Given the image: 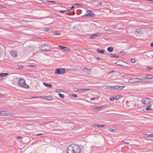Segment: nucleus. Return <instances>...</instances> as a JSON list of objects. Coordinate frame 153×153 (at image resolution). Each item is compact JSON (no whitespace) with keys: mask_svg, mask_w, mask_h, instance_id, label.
Listing matches in <instances>:
<instances>
[{"mask_svg":"<svg viewBox=\"0 0 153 153\" xmlns=\"http://www.w3.org/2000/svg\"><path fill=\"white\" fill-rule=\"evenodd\" d=\"M66 153H79L80 149L78 145L71 144L68 146L66 150Z\"/></svg>","mask_w":153,"mask_h":153,"instance_id":"obj_1","label":"nucleus"},{"mask_svg":"<svg viewBox=\"0 0 153 153\" xmlns=\"http://www.w3.org/2000/svg\"><path fill=\"white\" fill-rule=\"evenodd\" d=\"M18 84L19 85L22 87L25 88H29L28 85L26 84L25 80L22 78L19 79Z\"/></svg>","mask_w":153,"mask_h":153,"instance_id":"obj_2","label":"nucleus"},{"mask_svg":"<svg viewBox=\"0 0 153 153\" xmlns=\"http://www.w3.org/2000/svg\"><path fill=\"white\" fill-rule=\"evenodd\" d=\"M65 73V71L64 68H58L56 69L54 73L59 75H62Z\"/></svg>","mask_w":153,"mask_h":153,"instance_id":"obj_3","label":"nucleus"},{"mask_svg":"<svg viewBox=\"0 0 153 153\" xmlns=\"http://www.w3.org/2000/svg\"><path fill=\"white\" fill-rule=\"evenodd\" d=\"M114 64L121 65L123 67H127L128 66V63L124 61H119L114 63Z\"/></svg>","mask_w":153,"mask_h":153,"instance_id":"obj_4","label":"nucleus"},{"mask_svg":"<svg viewBox=\"0 0 153 153\" xmlns=\"http://www.w3.org/2000/svg\"><path fill=\"white\" fill-rule=\"evenodd\" d=\"M125 86H120L119 85H115L111 86H109V88L111 89H114V90H122L125 87Z\"/></svg>","mask_w":153,"mask_h":153,"instance_id":"obj_5","label":"nucleus"},{"mask_svg":"<svg viewBox=\"0 0 153 153\" xmlns=\"http://www.w3.org/2000/svg\"><path fill=\"white\" fill-rule=\"evenodd\" d=\"M51 48V46L46 45H43L40 47V50L43 51H45L50 50Z\"/></svg>","mask_w":153,"mask_h":153,"instance_id":"obj_6","label":"nucleus"},{"mask_svg":"<svg viewBox=\"0 0 153 153\" xmlns=\"http://www.w3.org/2000/svg\"><path fill=\"white\" fill-rule=\"evenodd\" d=\"M86 13L82 16V17L86 16V17H93L95 16V14L91 11L89 10H86Z\"/></svg>","mask_w":153,"mask_h":153,"instance_id":"obj_7","label":"nucleus"},{"mask_svg":"<svg viewBox=\"0 0 153 153\" xmlns=\"http://www.w3.org/2000/svg\"><path fill=\"white\" fill-rule=\"evenodd\" d=\"M142 101L143 103L147 105L150 103V100L149 98H146L144 99H143Z\"/></svg>","mask_w":153,"mask_h":153,"instance_id":"obj_8","label":"nucleus"},{"mask_svg":"<svg viewBox=\"0 0 153 153\" xmlns=\"http://www.w3.org/2000/svg\"><path fill=\"white\" fill-rule=\"evenodd\" d=\"M101 35V33H97L91 35L89 36V38L91 39H93L94 38H95V37L96 36H100Z\"/></svg>","mask_w":153,"mask_h":153,"instance_id":"obj_9","label":"nucleus"},{"mask_svg":"<svg viewBox=\"0 0 153 153\" xmlns=\"http://www.w3.org/2000/svg\"><path fill=\"white\" fill-rule=\"evenodd\" d=\"M153 77V76L152 75H149L145 77H143L144 79V82H146L149 80V79H152Z\"/></svg>","mask_w":153,"mask_h":153,"instance_id":"obj_10","label":"nucleus"},{"mask_svg":"<svg viewBox=\"0 0 153 153\" xmlns=\"http://www.w3.org/2000/svg\"><path fill=\"white\" fill-rule=\"evenodd\" d=\"M58 47L59 48L63 50L66 51H69V49L68 48L62 45H59Z\"/></svg>","mask_w":153,"mask_h":153,"instance_id":"obj_11","label":"nucleus"},{"mask_svg":"<svg viewBox=\"0 0 153 153\" xmlns=\"http://www.w3.org/2000/svg\"><path fill=\"white\" fill-rule=\"evenodd\" d=\"M52 96H44V97H40V98H42L44 99H45L48 100H51L52 99Z\"/></svg>","mask_w":153,"mask_h":153,"instance_id":"obj_12","label":"nucleus"},{"mask_svg":"<svg viewBox=\"0 0 153 153\" xmlns=\"http://www.w3.org/2000/svg\"><path fill=\"white\" fill-rule=\"evenodd\" d=\"M136 82H144V79L143 78H136Z\"/></svg>","mask_w":153,"mask_h":153,"instance_id":"obj_13","label":"nucleus"},{"mask_svg":"<svg viewBox=\"0 0 153 153\" xmlns=\"http://www.w3.org/2000/svg\"><path fill=\"white\" fill-rule=\"evenodd\" d=\"M10 54L14 57L16 58L17 56L16 52L14 51H10Z\"/></svg>","mask_w":153,"mask_h":153,"instance_id":"obj_14","label":"nucleus"},{"mask_svg":"<svg viewBox=\"0 0 153 153\" xmlns=\"http://www.w3.org/2000/svg\"><path fill=\"white\" fill-rule=\"evenodd\" d=\"M128 82L131 83H136V78L130 79L128 80Z\"/></svg>","mask_w":153,"mask_h":153,"instance_id":"obj_15","label":"nucleus"},{"mask_svg":"<svg viewBox=\"0 0 153 153\" xmlns=\"http://www.w3.org/2000/svg\"><path fill=\"white\" fill-rule=\"evenodd\" d=\"M83 70L86 72L87 74L88 75L90 74L91 70L90 68L89 69L87 68H84L83 69Z\"/></svg>","mask_w":153,"mask_h":153,"instance_id":"obj_16","label":"nucleus"},{"mask_svg":"<svg viewBox=\"0 0 153 153\" xmlns=\"http://www.w3.org/2000/svg\"><path fill=\"white\" fill-rule=\"evenodd\" d=\"M43 84L45 86L48 88H51L52 87V85L51 84H48L44 82L43 83Z\"/></svg>","mask_w":153,"mask_h":153,"instance_id":"obj_17","label":"nucleus"},{"mask_svg":"<svg viewBox=\"0 0 153 153\" xmlns=\"http://www.w3.org/2000/svg\"><path fill=\"white\" fill-rule=\"evenodd\" d=\"M107 51L110 53H111L113 52L114 50L113 48L111 46L108 47L107 48Z\"/></svg>","mask_w":153,"mask_h":153,"instance_id":"obj_18","label":"nucleus"},{"mask_svg":"<svg viewBox=\"0 0 153 153\" xmlns=\"http://www.w3.org/2000/svg\"><path fill=\"white\" fill-rule=\"evenodd\" d=\"M67 10H69L68 11H67V13H75V10L73 9H68Z\"/></svg>","mask_w":153,"mask_h":153,"instance_id":"obj_19","label":"nucleus"},{"mask_svg":"<svg viewBox=\"0 0 153 153\" xmlns=\"http://www.w3.org/2000/svg\"><path fill=\"white\" fill-rule=\"evenodd\" d=\"M97 51L100 53L103 54L104 53V51L103 50H100L99 49H97L96 50Z\"/></svg>","mask_w":153,"mask_h":153,"instance_id":"obj_20","label":"nucleus"},{"mask_svg":"<svg viewBox=\"0 0 153 153\" xmlns=\"http://www.w3.org/2000/svg\"><path fill=\"white\" fill-rule=\"evenodd\" d=\"M9 74L8 73H0V76L1 77H5Z\"/></svg>","mask_w":153,"mask_h":153,"instance_id":"obj_21","label":"nucleus"},{"mask_svg":"<svg viewBox=\"0 0 153 153\" xmlns=\"http://www.w3.org/2000/svg\"><path fill=\"white\" fill-rule=\"evenodd\" d=\"M122 96L120 95H117L114 97L115 100H118L122 97Z\"/></svg>","mask_w":153,"mask_h":153,"instance_id":"obj_22","label":"nucleus"},{"mask_svg":"<svg viewBox=\"0 0 153 153\" xmlns=\"http://www.w3.org/2000/svg\"><path fill=\"white\" fill-rule=\"evenodd\" d=\"M91 89L89 88H86V89H79V91H88L90 90Z\"/></svg>","mask_w":153,"mask_h":153,"instance_id":"obj_23","label":"nucleus"},{"mask_svg":"<svg viewBox=\"0 0 153 153\" xmlns=\"http://www.w3.org/2000/svg\"><path fill=\"white\" fill-rule=\"evenodd\" d=\"M7 111H2L1 115L3 116H7Z\"/></svg>","mask_w":153,"mask_h":153,"instance_id":"obj_24","label":"nucleus"},{"mask_svg":"<svg viewBox=\"0 0 153 153\" xmlns=\"http://www.w3.org/2000/svg\"><path fill=\"white\" fill-rule=\"evenodd\" d=\"M110 56L111 57H114L116 58H118L119 56L118 55H114L113 54H110Z\"/></svg>","mask_w":153,"mask_h":153,"instance_id":"obj_25","label":"nucleus"},{"mask_svg":"<svg viewBox=\"0 0 153 153\" xmlns=\"http://www.w3.org/2000/svg\"><path fill=\"white\" fill-rule=\"evenodd\" d=\"M14 115V113H8L7 111V116H13Z\"/></svg>","mask_w":153,"mask_h":153,"instance_id":"obj_26","label":"nucleus"},{"mask_svg":"<svg viewBox=\"0 0 153 153\" xmlns=\"http://www.w3.org/2000/svg\"><path fill=\"white\" fill-rule=\"evenodd\" d=\"M108 131H110L114 133L116 131L115 129H111V128H109L108 129Z\"/></svg>","mask_w":153,"mask_h":153,"instance_id":"obj_27","label":"nucleus"},{"mask_svg":"<svg viewBox=\"0 0 153 153\" xmlns=\"http://www.w3.org/2000/svg\"><path fill=\"white\" fill-rule=\"evenodd\" d=\"M69 10H60L59 12L60 13H63L65 12H67V11H68Z\"/></svg>","mask_w":153,"mask_h":153,"instance_id":"obj_28","label":"nucleus"},{"mask_svg":"<svg viewBox=\"0 0 153 153\" xmlns=\"http://www.w3.org/2000/svg\"><path fill=\"white\" fill-rule=\"evenodd\" d=\"M146 110L147 111L152 110V109L151 108V105H149L146 108Z\"/></svg>","mask_w":153,"mask_h":153,"instance_id":"obj_29","label":"nucleus"},{"mask_svg":"<svg viewBox=\"0 0 153 153\" xmlns=\"http://www.w3.org/2000/svg\"><path fill=\"white\" fill-rule=\"evenodd\" d=\"M58 95H59V97L61 98H63L64 97V96L63 94H61L60 93H59Z\"/></svg>","mask_w":153,"mask_h":153,"instance_id":"obj_30","label":"nucleus"},{"mask_svg":"<svg viewBox=\"0 0 153 153\" xmlns=\"http://www.w3.org/2000/svg\"><path fill=\"white\" fill-rule=\"evenodd\" d=\"M63 91V90L61 89H57L56 90V92H61Z\"/></svg>","mask_w":153,"mask_h":153,"instance_id":"obj_31","label":"nucleus"},{"mask_svg":"<svg viewBox=\"0 0 153 153\" xmlns=\"http://www.w3.org/2000/svg\"><path fill=\"white\" fill-rule=\"evenodd\" d=\"M145 135H147V136H146V137H152V136H153L152 134H145Z\"/></svg>","mask_w":153,"mask_h":153,"instance_id":"obj_32","label":"nucleus"},{"mask_svg":"<svg viewBox=\"0 0 153 153\" xmlns=\"http://www.w3.org/2000/svg\"><path fill=\"white\" fill-rule=\"evenodd\" d=\"M53 34L55 35H59L60 34V33L59 31H56L53 33Z\"/></svg>","mask_w":153,"mask_h":153,"instance_id":"obj_33","label":"nucleus"},{"mask_svg":"<svg viewBox=\"0 0 153 153\" xmlns=\"http://www.w3.org/2000/svg\"><path fill=\"white\" fill-rule=\"evenodd\" d=\"M136 61V60L135 59H131V62L132 63H134Z\"/></svg>","mask_w":153,"mask_h":153,"instance_id":"obj_34","label":"nucleus"},{"mask_svg":"<svg viewBox=\"0 0 153 153\" xmlns=\"http://www.w3.org/2000/svg\"><path fill=\"white\" fill-rule=\"evenodd\" d=\"M115 100V98L114 97H111L110 98V100L111 101H113Z\"/></svg>","mask_w":153,"mask_h":153,"instance_id":"obj_35","label":"nucleus"},{"mask_svg":"<svg viewBox=\"0 0 153 153\" xmlns=\"http://www.w3.org/2000/svg\"><path fill=\"white\" fill-rule=\"evenodd\" d=\"M74 5L79 6H82V4L81 3H75L74 4Z\"/></svg>","mask_w":153,"mask_h":153,"instance_id":"obj_36","label":"nucleus"},{"mask_svg":"<svg viewBox=\"0 0 153 153\" xmlns=\"http://www.w3.org/2000/svg\"><path fill=\"white\" fill-rule=\"evenodd\" d=\"M23 68V67L22 65H18L17 67V68H18L19 69H22Z\"/></svg>","mask_w":153,"mask_h":153,"instance_id":"obj_37","label":"nucleus"},{"mask_svg":"<svg viewBox=\"0 0 153 153\" xmlns=\"http://www.w3.org/2000/svg\"><path fill=\"white\" fill-rule=\"evenodd\" d=\"M102 108V106H101V107H95L93 109L95 110V109H99L100 108Z\"/></svg>","mask_w":153,"mask_h":153,"instance_id":"obj_38","label":"nucleus"},{"mask_svg":"<svg viewBox=\"0 0 153 153\" xmlns=\"http://www.w3.org/2000/svg\"><path fill=\"white\" fill-rule=\"evenodd\" d=\"M136 32L139 34H141V32L140 31H138L137 29L136 30Z\"/></svg>","mask_w":153,"mask_h":153,"instance_id":"obj_39","label":"nucleus"},{"mask_svg":"<svg viewBox=\"0 0 153 153\" xmlns=\"http://www.w3.org/2000/svg\"><path fill=\"white\" fill-rule=\"evenodd\" d=\"M126 53H125L124 52H123V51H121L119 52V54H122V55H123Z\"/></svg>","mask_w":153,"mask_h":153,"instance_id":"obj_40","label":"nucleus"},{"mask_svg":"<svg viewBox=\"0 0 153 153\" xmlns=\"http://www.w3.org/2000/svg\"><path fill=\"white\" fill-rule=\"evenodd\" d=\"M47 2H51V3H56V1H47Z\"/></svg>","mask_w":153,"mask_h":153,"instance_id":"obj_41","label":"nucleus"},{"mask_svg":"<svg viewBox=\"0 0 153 153\" xmlns=\"http://www.w3.org/2000/svg\"><path fill=\"white\" fill-rule=\"evenodd\" d=\"M102 4V2H99L97 3V5H100Z\"/></svg>","mask_w":153,"mask_h":153,"instance_id":"obj_42","label":"nucleus"},{"mask_svg":"<svg viewBox=\"0 0 153 153\" xmlns=\"http://www.w3.org/2000/svg\"><path fill=\"white\" fill-rule=\"evenodd\" d=\"M96 59H98V60H102V59L101 58H100L99 57H96Z\"/></svg>","mask_w":153,"mask_h":153,"instance_id":"obj_43","label":"nucleus"},{"mask_svg":"<svg viewBox=\"0 0 153 153\" xmlns=\"http://www.w3.org/2000/svg\"><path fill=\"white\" fill-rule=\"evenodd\" d=\"M72 96L73 97H76L77 96V95L76 94H73L72 95Z\"/></svg>","mask_w":153,"mask_h":153,"instance_id":"obj_44","label":"nucleus"},{"mask_svg":"<svg viewBox=\"0 0 153 153\" xmlns=\"http://www.w3.org/2000/svg\"><path fill=\"white\" fill-rule=\"evenodd\" d=\"M115 71L114 70L111 71L109 72V74H110L114 72Z\"/></svg>","mask_w":153,"mask_h":153,"instance_id":"obj_45","label":"nucleus"},{"mask_svg":"<svg viewBox=\"0 0 153 153\" xmlns=\"http://www.w3.org/2000/svg\"><path fill=\"white\" fill-rule=\"evenodd\" d=\"M40 97H32L31 98H39Z\"/></svg>","mask_w":153,"mask_h":153,"instance_id":"obj_46","label":"nucleus"},{"mask_svg":"<svg viewBox=\"0 0 153 153\" xmlns=\"http://www.w3.org/2000/svg\"><path fill=\"white\" fill-rule=\"evenodd\" d=\"M97 124H95L93 126V127H94L95 128H96V127H97Z\"/></svg>","mask_w":153,"mask_h":153,"instance_id":"obj_47","label":"nucleus"},{"mask_svg":"<svg viewBox=\"0 0 153 153\" xmlns=\"http://www.w3.org/2000/svg\"><path fill=\"white\" fill-rule=\"evenodd\" d=\"M95 100V98L94 97L91 98H90V100L93 101Z\"/></svg>","mask_w":153,"mask_h":153,"instance_id":"obj_48","label":"nucleus"},{"mask_svg":"<svg viewBox=\"0 0 153 153\" xmlns=\"http://www.w3.org/2000/svg\"><path fill=\"white\" fill-rule=\"evenodd\" d=\"M152 69L151 67H149V66H148L147 67V69L148 70H151Z\"/></svg>","mask_w":153,"mask_h":153,"instance_id":"obj_49","label":"nucleus"},{"mask_svg":"<svg viewBox=\"0 0 153 153\" xmlns=\"http://www.w3.org/2000/svg\"><path fill=\"white\" fill-rule=\"evenodd\" d=\"M16 138L17 139H22V137H21V136H17V137H16Z\"/></svg>","mask_w":153,"mask_h":153,"instance_id":"obj_50","label":"nucleus"},{"mask_svg":"<svg viewBox=\"0 0 153 153\" xmlns=\"http://www.w3.org/2000/svg\"><path fill=\"white\" fill-rule=\"evenodd\" d=\"M45 30L46 31H48L49 29L47 28H45Z\"/></svg>","mask_w":153,"mask_h":153,"instance_id":"obj_51","label":"nucleus"},{"mask_svg":"<svg viewBox=\"0 0 153 153\" xmlns=\"http://www.w3.org/2000/svg\"><path fill=\"white\" fill-rule=\"evenodd\" d=\"M105 126V125H100V127H104Z\"/></svg>","mask_w":153,"mask_h":153,"instance_id":"obj_52","label":"nucleus"},{"mask_svg":"<svg viewBox=\"0 0 153 153\" xmlns=\"http://www.w3.org/2000/svg\"><path fill=\"white\" fill-rule=\"evenodd\" d=\"M42 133H40V134H36V135L37 136H39V135H42Z\"/></svg>","mask_w":153,"mask_h":153,"instance_id":"obj_53","label":"nucleus"},{"mask_svg":"<svg viewBox=\"0 0 153 153\" xmlns=\"http://www.w3.org/2000/svg\"><path fill=\"white\" fill-rule=\"evenodd\" d=\"M150 46L152 47H153V42L151 43Z\"/></svg>","mask_w":153,"mask_h":153,"instance_id":"obj_54","label":"nucleus"},{"mask_svg":"<svg viewBox=\"0 0 153 153\" xmlns=\"http://www.w3.org/2000/svg\"><path fill=\"white\" fill-rule=\"evenodd\" d=\"M0 7H2V8H3V7H5L3 5H1V4H0Z\"/></svg>","mask_w":153,"mask_h":153,"instance_id":"obj_55","label":"nucleus"},{"mask_svg":"<svg viewBox=\"0 0 153 153\" xmlns=\"http://www.w3.org/2000/svg\"><path fill=\"white\" fill-rule=\"evenodd\" d=\"M100 125H99V124H97V128H99V127H100Z\"/></svg>","mask_w":153,"mask_h":153,"instance_id":"obj_56","label":"nucleus"},{"mask_svg":"<svg viewBox=\"0 0 153 153\" xmlns=\"http://www.w3.org/2000/svg\"><path fill=\"white\" fill-rule=\"evenodd\" d=\"M74 6H72L71 7V9H73V8H74Z\"/></svg>","mask_w":153,"mask_h":153,"instance_id":"obj_57","label":"nucleus"},{"mask_svg":"<svg viewBox=\"0 0 153 153\" xmlns=\"http://www.w3.org/2000/svg\"><path fill=\"white\" fill-rule=\"evenodd\" d=\"M34 66V65H29V67H33V66Z\"/></svg>","mask_w":153,"mask_h":153,"instance_id":"obj_58","label":"nucleus"},{"mask_svg":"<svg viewBox=\"0 0 153 153\" xmlns=\"http://www.w3.org/2000/svg\"><path fill=\"white\" fill-rule=\"evenodd\" d=\"M2 111L0 110V114L1 115Z\"/></svg>","mask_w":153,"mask_h":153,"instance_id":"obj_59","label":"nucleus"},{"mask_svg":"<svg viewBox=\"0 0 153 153\" xmlns=\"http://www.w3.org/2000/svg\"><path fill=\"white\" fill-rule=\"evenodd\" d=\"M125 142L127 144H129V142Z\"/></svg>","mask_w":153,"mask_h":153,"instance_id":"obj_60","label":"nucleus"},{"mask_svg":"<svg viewBox=\"0 0 153 153\" xmlns=\"http://www.w3.org/2000/svg\"><path fill=\"white\" fill-rule=\"evenodd\" d=\"M152 69H153V67L151 68Z\"/></svg>","mask_w":153,"mask_h":153,"instance_id":"obj_61","label":"nucleus"},{"mask_svg":"<svg viewBox=\"0 0 153 153\" xmlns=\"http://www.w3.org/2000/svg\"><path fill=\"white\" fill-rule=\"evenodd\" d=\"M151 56H152L153 57V54Z\"/></svg>","mask_w":153,"mask_h":153,"instance_id":"obj_62","label":"nucleus"},{"mask_svg":"<svg viewBox=\"0 0 153 153\" xmlns=\"http://www.w3.org/2000/svg\"><path fill=\"white\" fill-rule=\"evenodd\" d=\"M108 87V88H107L108 89L109 88L108 87V86H107Z\"/></svg>","mask_w":153,"mask_h":153,"instance_id":"obj_63","label":"nucleus"},{"mask_svg":"<svg viewBox=\"0 0 153 153\" xmlns=\"http://www.w3.org/2000/svg\"><path fill=\"white\" fill-rule=\"evenodd\" d=\"M152 134L153 135L152 137H153V134Z\"/></svg>","mask_w":153,"mask_h":153,"instance_id":"obj_64","label":"nucleus"}]
</instances>
